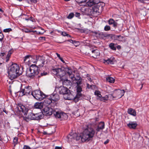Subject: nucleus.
<instances>
[{"instance_id": "1", "label": "nucleus", "mask_w": 149, "mask_h": 149, "mask_svg": "<svg viewBox=\"0 0 149 149\" xmlns=\"http://www.w3.org/2000/svg\"><path fill=\"white\" fill-rule=\"evenodd\" d=\"M8 73L10 79L13 80L21 75L22 72L20 70L18 65L16 63H13L9 67Z\"/></svg>"}, {"instance_id": "2", "label": "nucleus", "mask_w": 149, "mask_h": 149, "mask_svg": "<svg viewBox=\"0 0 149 149\" xmlns=\"http://www.w3.org/2000/svg\"><path fill=\"white\" fill-rule=\"evenodd\" d=\"M32 58L34 59L31 60L33 63L37 64L38 66L40 67L43 66L45 62V59L43 56H35L32 57L30 55H26L24 58V61H30V58Z\"/></svg>"}, {"instance_id": "3", "label": "nucleus", "mask_w": 149, "mask_h": 149, "mask_svg": "<svg viewBox=\"0 0 149 149\" xmlns=\"http://www.w3.org/2000/svg\"><path fill=\"white\" fill-rule=\"evenodd\" d=\"M52 72L58 78H61L63 77L65 74H67L69 75V77L72 79L74 77V75L72 74L71 70L68 69L66 71V73L63 69L61 68H55L52 70Z\"/></svg>"}, {"instance_id": "4", "label": "nucleus", "mask_w": 149, "mask_h": 149, "mask_svg": "<svg viewBox=\"0 0 149 149\" xmlns=\"http://www.w3.org/2000/svg\"><path fill=\"white\" fill-rule=\"evenodd\" d=\"M39 73L38 67L35 65H32L29 68L27 69L26 72V76L30 79H38L37 76Z\"/></svg>"}, {"instance_id": "5", "label": "nucleus", "mask_w": 149, "mask_h": 149, "mask_svg": "<svg viewBox=\"0 0 149 149\" xmlns=\"http://www.w3.org/2000/svg\"><path fill=\"white\" fill-rule=\"evenodd\" d=\"M95 133L94 129L92 127H88L85 130L82 134L83 138L82 139V142L90 141L93 138Z\"/></svg>"}, {"instance_id": "6", "label": "nucleus", "mask_w": 149, "mask_h": 149, "mask_svg": "<svg viewBox=\"0 0 149 149\" xmlns=\"http://www.w3.org/2000/svg\"><path fill=\"white\" fill-rule=\"evenodd\" d=\"M43 116V113L41 112L36 114L30 113H29L28 116L24 118V119L27 121L29 120H39L42 118Z\"/></svg>"}, {"instance_id": "7", "label": "nucleus", "mask_w": 149, "mask_h": 149, "mask_svg": "<svg viewBox=\"0 0 149 149\" xmlns=\"http://www.w3.org/2000/svg\"><path fill=\"white\" fill-rule=\"evenodd\" d=\"M59 93L60 94L63 95H67V97L66 99L68 100H72L74 98L71 94L70 91L67 88L64 86H61L59 88Z\"/></svg>"}, {"instance_id": "8", "label": "nucleus", "mask_w": 149, "mask_h": 149, "mask_svg": "<svg viewBox=\"0 0 149 149\" xmlns=\"http://www.w3.org/2000/svg\"><path fill=\"white\" fill-rule=\"evenodd\" d=\"M31 95L36 100L40 101L42 100L46 97L45 94L39 90H36L32 91Z\"/></svg>"}, {"instance_id": "9", "label": "nucleus", "mask_w": 149, "mask_h": 149, "mask_svg": "<svg viewBox=\"0 0 149 149\" xmlns=\"http://www.w3.org/2000/svg\"><path fill=\"white\" fill-rule=\"evenodd\" d=\"M125 93V91L123 90L116 89L113 91L112 94H109V96L112 99L113 98L119 99L124 95Z\"/></svg>"}, {"instance_id": "10", "label": "nucleus", "mask_w": 149, "mask_h": 149, "mask_svg": "<svg viewBox=\"0 0 149 149\" xmlns=\"http://www.w3.org/2000/svg\"><path fill=\"white\" fill-rule=\"evenodd\" d=\"M54 113V116L56 118H58L61 120H65L67 119L68 116L66 113L61 112L57 108Z\"/></svg>"}, {"instance_id": "11", "label": "nucleus", "mask_w": 149, "mask_h": 149, "mask_svg": "<svg viewBox=\"0 0 149 149\" xmlns=\"http://www.w3.org/2000/svg\"><path fill=\"white\" fill-rule=\"evenodd\" d=\"M57 109V107H51L50 108H49L46 107L44 109L43 114L46 116H49L53 113L54 115V113L56 111V110Z\"/></svg>"}, {"instance_id": "12", "label": "nucleus", "mask_w": 149, "mask_h": 149, "mask_svg": "<svg viewBox=\"0 0 149 149\" xmlns=\"http://www.w3.org/2000/svg\"><path fill=\"white\" fill-rule=\"evenodd\" d=\"M105 6V3L100 1L97 3H96L92 8V11L93 14L100 13L99 11L100 9H102L103 6Z\"/></svg>"}, {"instance_id": "13", "label": "nucleus", "mask_w": 149, "mask_h": 149, "mask_svg": "<svg viewBox=\"0 0 149 149\" xmlns=\"http://www.w3.org/2000/svg\"><path fill=\"white\" fill-rule=\"evenodd\" d=\"M45 98L43 103L44 104L47 106L50 105L51 107H56L55 105V104L53 102L49 95L47 96H46Z\"/></svg>"}, {"instance_id": "14", "label": "nucleus", "mask_w": 149, "mask_h": 149, "mask_svg": "<svg viewBox=\"0 0 149 149\" xmlns=\"http://www.w3.org/2000/svg\"><path fill=\"white\" fill-rule=\"evenodd\" d=\"M52 101L55 104V105L56 107L57 104V102L59 100L60 97L58 94L53 93L49 95Z\"/></svg>"}, {"instance_id": "15", "label": "nucleus", "mask_w": 149, "mask_h": 149, "mask_svg": "<svg viewBox=\"0 0 149 149\" xmlns=\"http://www.w3.org/2000/svg\"><path fill=\"white\" fill-rule=\"evenodd\" d=\"M68 139H72L73 138L74 139H75L76 141H79L80 140L82 142V140L83 138V134H82L80 135L79 134H77L76 133L73 134L72 135H69L68 136Z\"/></svg>"}, {"instance_id": "16", "label": "nucleus", "mask_w": 149, "mask_h": 149, "mask_svg": "<svg viewBox=\"0 0 149 149\" xmlns=\"http://www.w3.org/2000/svg\"><path fill=\"white\" fill-rule=\"evenodd\" d=\"M91 32L96 35L97 36L101 38H103L104 37H107V33H104L103 32H100L99 31H91Z\"/></svg>"}, {"instance_id": "17", "label": "nucleus", "mask_w": 149, "mask_h": 149, "mask_svg": "<svg viewBox=\"0 0 149 149\" xmlns=\"http://www.w3.org/2000/svg\"><path fill=\"white\" fill-rule=\"evenodd\" d=\"M91 52V53L90 55L94 58H98L100 56V53L99 50L97 49L92 50Z\"/></svg>"}, {"instance_id": "18", "label": "nucleus", "mask_w": 149, "mask_h": 149, "mask_svg": "<svg viewBox=\"0 0 149 149\" xmlns=\"http://www.w3.org/2000/svg\"><path fill=\"white\" fill-rule=\"evenodd\" d=\"M104 123L103 122H101L99 123L97 128L96 129V134H97L98 132L100 131L101 130H103L104 128Z\"/></svg>"}, {"instance_id": "19", "label": "nucleus", "mask_w": 149, "mask_h": 149, "mask_svg": "<svg viewBox=\"0 0 149 149\" xmlns=\"http://www.w3.org/2000/svg\"><path fill=\"white\" fill-rule=\"evenodd\" d=\"M100 2V0H89L87 2V5L88 6L91 7L93 5H95L96 3H98Z\"/></svg>"}, {"instance_id": "20", "label": "nucleus", "mask_w": 149, "mask_h": 149, "mask_svg": "<svg viewBox=\"0 0 149 149\" xmlns=\"http://www.w3.org/2000/svg\"><path fill=\"white\" fill-rule=\"evenodd\" d=\"M23 89L25 92V93L26 94V95L28 94H31V92H32V88L30 86H25Z\"/></svg>"}, {"instance_id": "21", "label": "nucleus", "mask_w": 149, "mask_h": 149, "mask_svg": "<svg viewBox=\"0 0 149 149\" xmlns=\"http://www.w3.org/2000/svg\"><path fill=\"white\" fill-rule=\"evenodd\" d=\"M127 125L130 129H135L137 125V124L136 122H130Z\"/></svg>"}, {"instance_id": "22", "label": "nucleus", "mask_w": 149, "mask_h": 149, "mask_svg": "<svg viewBox=\"0 0 149 149\" xmlns=\"http://www.w3.org/2000/svg\"><path fill=\"white\" fill-rule=\"evenodd\" d=\"M115 61V58H108L107 60L104 59L103 62L107 64H113Z\"/></svg>"}, {"instance_id": "23", "label": "nucleus", "mask_w": 149, "mask_h": 149, "mask_svg": "<svg viewBox=\"0 0 149 149\" xmlns=\"http://www.w3.org/2000/svg\"><path fill=\"white\" fill-rule=\"evenodd\" d=\"M17 108L18 110L20 111H22L23 113H26V109L25 107L22 104H18Z\"/></svg>"}, {"instance_id": "24", "label": "nucleus", "mask_w": 149, "mask_h": 149, "mask_svg": "<svg viewBox=\"0 0 149 149\" xmlns=\"http://www.w3.org/2000/svg\"><path fill=\"white\" fill-rule=\"evenodd\" d=\"M43 103L41 102H37L34 105V107L36 109H41L43 108Z\"/></svg>"}, {"instance_id": "25", "label": "nucleus", "mask_w": 149, "mask_h": 149, "mask_svg": "<svg viewBox=\"0 0 149 149\" xmlns=\"http://www.w3.org/2000/svg\"><path fill=\"white\" fill-rule=\"evenodd\" d=\"M109 24V25L113 24V27L116 28L117 25V23L115 22L113 19H110L108 21Z\"/></svg>"}, {"instance_id": "26", "label": "nucleus", "mask_w": 149, "mask_h": 149, "mask_svg": "<svg viewBox=\"0 0 149 149\" xmlns=\"http://www.w3.org/2000/svg\"><path fill=\"white\" fill-rule=\"evenodd\" d=\"M127 112L129 114L134 116H136V111L132 108H130L128 109Z\"/></svg>"}, {"instance_id": "27", "label": "nucleus", "mask_w": 149, "mask_h": 149, "mask_svg": "<svg viewBox=\"0 0 149 149\" xmlns=\"http://www.w3.org/2000/svg\"><path fill=\"white\" fill-rule=\"evenodd\" d=\"M109 97L111 98V97L109 96V95H108L105 96L104 97H101L99 98H97V99L100 100L101 101H104L105 100H107Z\"/></svg>"}, {"instance_id": "28", "label": "nucleus", "mask_w": 149, "mask_h": 149, "mask_svg": "<svg viewBox=\"0 0 149 149\" xmlns=\"http://www.w3.org/2000/svg\"><path fill=\"white\" fill-rule=\"evenodd\" d=\"M12 52H13L11 50H10L8 52V53L6 58V62H7L8 61L9 58H10Z\"/></svg>"}, {"instance_id": "29", "label": "nucleus", "mask_w": 149, "mask_h": 149, "mask_svg": "<svg viewBox=\"0 0 149 149\" xmlns=\"http://www.w3.org/2000/svg\"><path fill=\"white\" fill-rule=\"evenodd\" d=\"M107 81L110 83H113L115 81V79L113 77H108L106 78Z\"/></svg>"}, {"instance_id": "30", "label": "nucleus", "mask_w": 149, "mask_h": 149, "mask_svg": "<svg viewBox=\"0 0 149 149\" xmlns=\"http://www.w3.org/2000/svg\"><path fill=\"white\" fill-rule=\"evenodd\" d=\"M48 73L47 72H41V73L40 74L39 73L38 74V76H37V77L38 78V80L39 78L42 76H45Z\"/></svg>"}, {"instance_id": "31", "label": "nucleus", "mask_w": 149, "mask_h": 149, "mask_svg": "<svg viewBox=\"0 0 149 149\" xmlns=\"http://www.w3.org/2000/svg\"><path fill=\"white\" fill-rule=\"evenodd\" d=\"M18 93H19V96H22L25 95H26V94L25 93V92L23 88L21 89L20 91L18 92Z\"/></svg>"}, {"instance_id": "32", "label": "nucleus", "mask_w": 149, "mask_h": 149, "mask_svg": "<svg viewBox=\"0 0 149 149\" xmlns=\"http://www.w3.org/2000/svg\"><path fill=\"white\" fill-rule=\"evenodd\" d=\"M109 47L111 49L113 50H116V47L115 46V44L113 43H111L110 44Z\"/></svg>"}, {"instance_id": "33", "label": "nucleus", "mask_w": 149, "mask_h": 149, "mask_svg": "<svg viewBox=\"0 0 149 149\" xmlns=\"http://www.w3.org/2000/svg\"><path fill=\"white\" fill-rule=\"evenodd\" d=\"M95 95H97V97H98L97 98H99L102 97V95L100 94V92L99 91H96L95 92Z\"/></svg>"}, {"instance_id": "34", "label": "nucleus", "mask_w": 149, "mask_h": 149, "mask_svg": "<svg viewBox=\"0 0 149 149\" xmlns=\"http://www.w3.org/2000/svg\"><path fill=\"white\" fill-rule=\"evenodd\" d=\"M87 0H75L76 2L79 4L84 3L87 1Z\"/></svg>"}, {"instance_id": "35", "label": "nucleus", "mask_w": 149, "mask_h": 149, "mask_svg": "<svg viewBox=\"0 0 149 149\" xmlns=\"http://www.w3.org/2000/svg\"><path fill=\"white\" fill-rule=\"evenodd\" d=\"M124 37L121 35H118L117 40L122 41L123 40Z\"/></svg>"}, {"instance_id": "36", "label": "nucleus", "mask_w": 149, "mask_h": 149, "mask_svg": "<svg viewBox=\"0 0 149 149\" xmlns=\"http://www.w3.org/2000/svg\"><path fill=\"white\" fill-rule=\"evenodd\" d=\"M111 37L113 40H117L118 35L114 34H111Z\"/></svg>"}, {"instance_id": "37", "label": "nucleus", "mask_w": 149, "mask_h": 149, "mask_svg": "<svg viewBox=\"0 0 149 149\" xmlns=\"http://www.w3.org/2000/svg\"><path fill=\"white\" fill-rule=\"evenodd\" d=\"M74 16V14L73 13H70L67 17L68 19H71Z\"/></svg>"}, {"instance_id": "38", "label": "nucleus", "mask_w": 149, "mask_h": 149, "mask_svg": "<svg viewBox=\"0 0 149 149\" xmlns=\"http://www.w3.org/2000/svg\"><path fill=\"white\" fill-rule=\"evenodd\" d=\"M18 141V138L16 137H15L14 138L13 141V143L14 145L15 146L17 144Z\"/></svg>"}, {"instance_id": "39", "label": "nucleus", "mask_w": 149, "mask_h": 149, "mask_svg": "<svg viewBox=\"0 0 149 149\" xmlns=\"http://www.w3.org/2000/svg\"><path fill=\"white\" fill-rule=\"evenodd\" d=\"M76 81L77 82L76 83L77 84V86H79V85L81 84L82 79Z\"/></svg>"}, {"instance_id": "40", "label": "nucleus", "mask_w": 149, "mask_h": 149, "mask_svg": "<svg viewBox=\"0 0 149 149\" xmlns=\"http://www.w3.org/2000/svg\"><path fill=\"white\" fill-rule=\"evenodd\" d=\"M56 54L57 56V57L59 58L61 60V61L63 62V63H64V61L63 60V58L61 57L60 56V55L58 53H56Z\"/></svg>"}, {"instance_id": "41", "label": "nucleus", "mask_w": 149, "mask_h": 149, "mask_svg": "<svg viewBox=\"0 0 149 149\" xmlns=\"http://www.w3.org/2000/svg\"><path fill=\"white\" fill-rule=\"evenodd\" d=\"M111 29L110 27L109 26L106 25L104 27V30L105 31H108Z\"/></svg>"}, {"instance_id": "42", "label": "nucleus", "mask_w": 149, "mask_h": 149, "mask_svg": "<svg viewBox=\"0 0 149 149\" xmlns=\"http://www.w3.org/2000/svg\"><path fill=\"white\" fill-rule=\"evenodd\" d=\"M70 82V81L68 80V79H66L63 81V85H67L68 84L67 83L69 84Z\"/></svg>"}, {"instance_id": "43", "label": "nucleus", "mask_w": 149, "mask_h": 149, "mask_svg": "<svg viewBox=\"0 0 149 149\" xmlns=\"http://www.w3.org/2000/svg\"><path fill=\"white\" fill-rule=\"evenodd\" d=\"M12 29L11 28L6 29H4L3 31L5 32H9L12 31Z\"/></svg>"}, {"instance_id": "44", "label": "nucleus", "mask_w": 149, "mask_h": 149, "mask_svg": "<svg viewBox=\"0 0 149 149\" xmlns=\"http://www.w3.org/2000/svg\"><path fill=\"white\" fill-rule=\"evenodd\" d=\"M4 36L3 34L1 33V31L0 33V41H2L3 39Z\"/></svg>"}, {"instance_id": "45", "label": "nucleus", "mask_w": 149, "mask_h": 149, "mask_svg": "<svg viewBox=\"0 0 149 149\" xmlns=\"http://www.w3.org/2000/svg\"><path fill=\"white\" fill-rule=\"evenodd\" d=\"M79 42L77 41H76V40H74L73 42L72 43L76 47L78 46L79 45Z\"/></svg>"}, {"instance_id": "46", "label": "nucleus", "mask_w": 149, "mask_h": 149, "mask_svg": "<svg viewBox=\"0 0 149 149\" xmlns=\"http://www.w3.org/2000/svg\"><path fill=\"white\" fill-rule=\"evenodd\" d=\"M74 78H75V79L76 80H79V79H82L81 78V77L79 76V75L78 74H77V75L75 77H74Z\"/></svg>"}, {"instance_id": "47", "label": "nucleus", "mask_w": 149, "mask_h": 149, "mask_svg": "<svg viewBox=\"0 0 149 149\" xmlns=\"http://www.w3.org/2000/svg\"><path fill=\"white\" fill-rule=\"evenodd\" d=\"M77 86V92L78 93H80L82 91V88L79 86Z\"/></svg>"}, {"instance_id": "48", "label": "nucleus", "mask_w": 149, "mask_h": 149, "mask_svg": "<svg viewBox=\"0 0 149 149\" xmlns=\"http://www.w3.org/2000/svg\"><path fill=\"white\" fill-rule=\"evenodd\" d=\"M62 35L64 36H67L68 37H70V36L66 32H62Z\"/></svg>"}, {"instance_id": "49", "label": "nucleus", "mask_w": 149, "mask_h": 149, "mask_svg": "<svg viewBox=\"0 0 149 149\" xmlns=\"http://www.w3.org/2000/svg\"><path fill=\"white\" fill-rule=\"evenodd\" d=\"M24 32L26 33H30L32 32V31L29 30L27 29H26L24 30Z\"/></svg>"}, {"instance_id": "50", "label": "nucleus", "mask_w": 149, "mask_h": 149, "mask_svg": "<svg viewBox=\"0 0 149 149\" xmlns=\"http://www.w3.org/2000/svg\"><path fill=\"white\" fill-rule=\"evenodd\" d=\"M23 149H30V148L28 146H24Z\"/></svg>"}, {"instance_id": "51", "label": "nucleus", "mask_w": 149, "mask_h": 149, "mask_svg": "<svg viewBox=\"0 0 149 149\" xmlns=\"http://www.w3.org/2000/svg\"><path fill=\"white\" fill-rule=\"evenodd\" d=\"M80 14L78 13H75V15L76 17H79L80 16Z\"/></svg>"}, {"instance_id": "52", "label": "nucleus", "mask_w": 149, "mask_h": 149, "mask_svg": "<svg viewBox=\"0 0 149 149\" xmlns=\"http://www.w3.org/2000/svg\"><path fill=\"white\" fill-rule=\"evenodd\" d=\"M109 140L107 139L106 141H105L104 142V144H106L109 142Z\"/></svg>"}, {"instance_id": "53", "label": "nucleus", "mask_w": 149, "mask_h": 149, "mask_svg": "<svg viewBox=\"0 0 149 149\" xmlns=\"http://www.w3.org/2000/svg\"><path fill=\"white\" fill-rule=\"evenodd\" d=\"M31 2H33L34 3H36L37 2L36 0H30Z\"/></svg>"}, {"instance_id": "54", "label": "nucleus", "mask_w": 149, "mask_h": 149, "mask_svg": "<svg viewBox=\"0 0 149 149\" xmlns=\"http://www.w3.org/2000/svg\"><path fill=\"white\" fill-rule=\"evenodd\" d=\"M117 48L118 49H121V47L119 45H118L117 46Z\"/></svg>"}, {"instance_id": "55", "label": "nucleus", "mask_w": 149, "mask_h": 149, "mask_svg": "<svg viewBox=\"0 0 149 149\" xmlns=\"http://www.w3.org/2000/svg\"><path fill=\"white\" fill-rule=\"evenodd\" d=\"M55 149H61V148L60 147L56 146Z\"/></svg>"}, {"instance_id": "56", "label": "nucleus", "mask_w": 149, "mask_h": 149, "mask_svg": "<svg viewBox=\"0 0 149 149\" xmlns=\"http://www.w3.org/2000/svg\"><path fill=\"white\" fill-rule=\"evenodd\" d=\"M68 41L70 42V43H73V41L74 40H68Z\"/></svg>"}, {"instance_id": "57", "label": "nucleus", "mask_w": 149, "mask_h": 149, "mask_svg": "<svg viewBox=\"0 0 149 149\" xmlns=\"http://www.w3.org/2000/svg\"><path fill=\"white\" fill-rule=\"evenodd\" d=\"M43 33H44V32H43V33H41V32H39L38 33H37L38 34L42 35V34H43Z\"/></svg>"}, {"instance_id": "58", "label": "nucleus", "mask_w": 149, "mask_h": 149, "mask_svg": "<svg viewBox=\"0 0 149 149\" xmlns=\"http://www.w3.org/2000/svg\"><path fill=\"white\" fill-rule=\"evenodd\" d=\"M3 111L5 112V113H6V114H7L8 112H7V111L5 110V109H3Z\"/></svg>"}, {"instance_id": "59", "label": "nucleus", "mask_w": 149, "mask_h": 149, "mask_svg": "<svg viewBox=\"0 0 149 149\" xmlns=\"http://www.w3.org/2000/svg\"><path fill=\"white\" fill-rule=\"evenodd\" d=\"M138 0L140 1H141V2H145V0Z\"/></svg>"}, {"instance_id": "60", "label": "nucleus", "mask_w": 149, "mask_h": 149, "mask_svg": "<svg viewBox=\"0 0 149 149\" xmlns=\"http://www.w3.org/2000/svg\"><path fill=\"white\" fill-rule=\"evenodd\" d=\"M25 20H26V21H29V20H30V18H25Z\"/></svg>"}, {"instance_id": "61", "label": "nucleus", "mask_w": 149, "mask_h": 149, "mask_svg": "<svg viewBox=\"0 0 149 149\" xmlns=\"http://www.w3.org/2000/svg\"><path fill=\"white\" fill-rule=\"evenodd\" d=\"M87 87L88 88H89L90 87H89V85L87 84Z\"/></svg>"}, {"instance_id": "62", "label": "nucleus", "mask_w": 149, "mask_h": 149, "mask_svg": "<svg viewBox=\"0 0 149 149\" xmlns=\"http://www.w3.org/2000/svg\"><path fill=\"white\" fill-rule=\"evenodd\" d=\"M134 135L138 137L139 136V135L138 134H134Z\"/></svg>"}, {"instance_id": "63", "label": "nucleus", "mask_w": 149, "mask_h": 149, "mask_svg": "<svg viewBox=\"0 0 149 149\" xmlns=\"http://www.w3.org/2000/svg\"><path fill=\"white\" fill-rule=\"evenodd\" d=\"M0 11L2 12V13H3V10L1 9V8H0Z\"/></svg>"}, {"instance_id": "64", "label": "nucleus", "mask_w": 149, "mask_h": 149, "mask_svg": "<svg viewBox=\"0 0 149 149\" xmlns=\"http://www.w3.org/2000/svg\"><path fill=\"white\" fill-rule=\"evenodd\" d=\"M88 79L89 80L91 81V79L90 78H88Z\"/></svg>"}]
</instances>
